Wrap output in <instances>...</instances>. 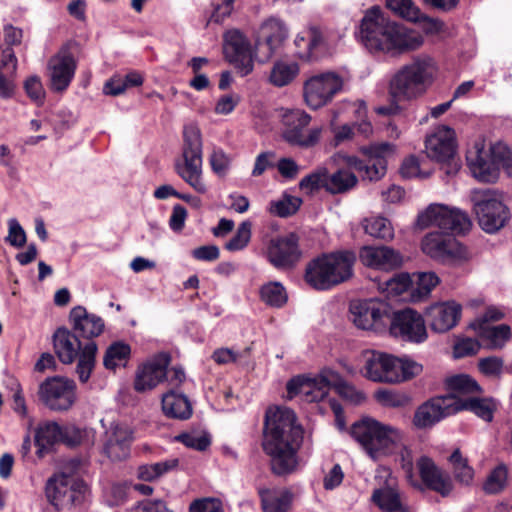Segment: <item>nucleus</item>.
I'll list each match as a JSON object with an SVG mask.
<instances>
[{"label": "nucleus", "mask_w": 512, "mask_h": 512, "mask_svg": "<svg viewBox=\"0 0 512 512\" xmlns=\"http://www.w3.org/2000/svg\"><path fill=\"white\" fill-rule=\"evenodd\" d=\"M417 226L421 229L436 226L453 235H462L471 229L472 222L464 211L444 204H430L417 217Z\"/></svg>", "instance_id": "10"}, {"label": "nucleus", "mask_w": 512, "mask_h": 512, "mask_svg": "<svg viewBox=\"0 0 512 512\" xmlns=\"http://www.w3.org/2000/svg\"><path fill=\"white\" fill-rule=\"evenodd\" d=\"M427 156L438 162H447L456 152L455 132L447 126L437 127L425 142Z\"/></svg>", "instance_id": "28"}, {"label": "nucleus", "mask_w": 512, "mask_h": 512, "mask_svg": "<svg viewBox=\"0 0 512 512\" xmlns=\"http://www.w3.org/2000/svg\"><path fill=\"white\" fill-rule=\"evenodd\" d=\"M343 86V78L335 72L311 76L303 85L305 103L312 109H319L330 103Z\"/></svg>", "instance_id": "13"}, {"label": "nucleus", "mask_w": 512, "mask_h": 512, "mask_svg": "<svg viewBox=\"0 0 512 512\" xmlns=\"http://www.w3.org/2000/svg\"><path fill=\"white\" fill-rule=\"evenodd\" d=\"M454 479L461 485L470 486L474 481L475 471L469 464L468 458L463 456L460 449H455L448 458Z\"/></svg>", "instance_id": "43"}, {"label": "nucleus", "mask_w": 512, "mask_h": 512, "mask_svg": "<svg viewBox=\"0 0 512 512\" xmlns=\"http://www.w3.org/2000/svg\"><path fill=\"white\" fill-rule=\"evenodd\" d=\"M56 355L63 364H71L78 357L76 373L81 383H86L95 367L97 345L88 341L82 345L78 337L67 328H58L53 335Z\"/></svg>", "instance_id": "6"}, {"label": "nucleus", "mask_w": 512, "mask_h": 512, "mask_svg": "<svg viewBox=\"0 0 512 512\" xmlns=\"http://www.w3.org/2000/svg\"><path fill=\"white\" fill-rule=\"evenodd\" d=\"M364 231L374 238L391 240L394 237V228L391 222L382 216H371L362 221Z\"/></svg>", "instance_id": "45"}, {"label": "nucleus", "mask_w": 512, "mask_h": 512, "mask_svg": "<svg viewBox=\"0 0 512 512\" xmlns=\"http://www.w3.org/2000/svg\"><path fill=\"white\" fill-rule=\"evenodd\" d=\"M376 479L383 480V486L376 489L372 494L373 502L386 512H406L402 506L400 494L396 489V479L387 468L377 470Z\"/></svg>", "instance_id": "29"}, {"label": "nucleus", "mask_w": 512, "mask_h": 512, "mask_svg": "<svg viewBox=\"0 0 512 512\" xmlns=\"http://www.w3.org/2000/svg\"><path fill=\"white\" fill-rule=\"evenodd\" d=\"M212 171L219 177H225L231 167L232 157L220 147H214L209 156Z\"/></svg>", "instance_id": "54"}, {"label": "nucleus", "mask_w": 512, "mask_h": 512, "mask_svg": "<svg viewBox=\"0 0 512 512\" xmlns=\"http://www.w3.org/2000/svg\"><path fill=\"white\" fill-rule=\"evenodd\" d=\"M288 36L285 24L276 18L265 21L255 44V57L259 62L269 61L282 47Z\"/></svg>", "instance_id": "19"}, {"label": "nucleus", "mask_w": 512, "mask_h": 512, "mask_svg": "<svg viewBox=\"0 0 512 512\" xmlns=\"http://www.w3.org/2000/svg\"><path fill=\"white\" fill-rule=\"evenodd\" d=\"M461 312V305L455 301L440 302L427 308L426 318L432 331L445 333L457 325Z\"/></svg>", "instance_id": "30"}, {"label": "nucleus", "mask_w": 512, "mask_h": 512, "mask_svg": "<svg viewBox=\"0 0 512 512\" xmlns=\"http://www.w3.org/2000/svg\"><path fill=\"white\" fill-rule=\"evenodd\" d=\"M416 277V287L412 291L414 301L427 297L431 290L439 283L438 276L433 272H421Z\"/></svg>", "instance_id": "53"}, {"label": "nucleus", "mask_w": 512, "mask_h": 512, "mask_svg": "<svg viewBox=\"0 0 512 512\" xmlns=\"http://www.w3.org/2000/svg\"><path fill=\"white\" fill-rule=\"evenodd\" d=\"M45 495L58 511L81 507L89 496L87 484L68 467L53 474L46 482Z\"/></svg>", "instance_id": "7"}, {"label": "nucleus", "mask_w": 512, "mask_h": 512, "mask_svg": "<svg viewBox=\"0 0 512 512\" xmlns=\"http://www.w3.org/2000/svg\"><path fill=\"white\" fill-rule=\"evenodd\" d=\"M69 320L73 329L82 337L92 339L99 336L104 329V322L101 317L90 314L83 306H76L71 309Z\"/></svg>", "instance_id": "33"}, {"label": "nucleus", "mask_w": 512, "mask_h": 512, "mask_svg": "<svg viewBox=\"0 0 512 512\" xmlns=\"http://www.w3.org/2000/svg\"><path fill=\"white\" fill-rule=\"evenodd\" d=\"M326 264L329 266V273L337 286L353 275V266L356 260L355 254L350 251H339L323 254Z\"/></svg>", "instance_id": "34"}, {"label": "nucleus", "mask_w": 512, "mask_h": 512, "mask_svg": "<svg viewBox=\"0 0 512 512\" xmlns=\"http://www.w3.org/2000/svg\"><path fill=\"white\" fill-rule=\"evenodd\" d=\"M259 496L264 512H288L293 501V493L287 488H263Z\"/></svg>", "instance_id": "36"}, {"label": "nucleus", "mask_w": 512, "mask_h": 512, "mask_svg": "<svg viewBox=\"0 0 512 512\" xmlns=\"http://www.w3.org/2000/svg\"><path fill=\"white\" fill-rule=\"evenodd\" d=\"M178 442L183 443L186 447L198 451H204L210 445V439L204 434L197 432L182 433L175 437Z\"/></svg>", "instance_id": "59"}, {"label": "nucleus", "mask_w": 512, "mask_h": 512, "mask_svg": "<svg viewBox=\"0 0 512 512\" xmlns=\"http://www.w3.org/2000/svg\"><path fill=\"white\" fill-rule=\"evenodd\" d=\"M37 454L42 457L53 445L64 442L69 446L80 443L81 434L74 428L62 427L54 421H44L38 424L34 435Z\"/></svg>", "instance_id": "20"}, {"label": "nucleus", "mask_w": 512, "mask_h": 512, "mask_svg": "<svg viewBox=\"0 0 512 512\" xmlns=\"http://www.w3.org/2000/svg\"><path fill=\"white\" fill-rule=\"evenodd\" d=\"M223 51L226 59L234 64L241 76L253 70L250 44L239 30H229L224 35Z\"/></svg>", "instance_id": "22"}, {"label": "nucleus", "mask_w": 512, "mask_h": 512, "mask_svg": "<svg viewBox=\"0 0 512 512\" xmlns=\"http://www.w3.org/2000/svg\"><path fill=\"white\" fill-rule=\"evenodd\" d=\"M446 384L450 390L449 394H454L461 398L473 397L472 394L481 392L478 383L466 374L452 376L447 379Z\"/></svg>", "instance_id": "46"}, {"label": "nucleus", "mask_w": 512, "mask_h": 512, "mask_svg": "<svg viewBox=\"0 0 512 512\" xmlns=\"http://www.w3.org/2000/svg\"><path fill=\"white\" fill-rule=\"evenodd\" d=\"M437 64L430 55L419 54L403 65L390 81V92L399 99H413L422 95L432 84Z\"/></svg>", "instance_id": "4"}, {"label": "nucleus", "mask_w": 512, "mask_h": 512, "mask_svg": "<svg viewBox=\"0 0 512 512\" xmlns=\"http://www.w3.org/2000/svg\"><path fill=\"white\" fill-rule=\"evenodd\" d=\"M470 198L478 224L485 232L496 233L510 221V210L504 203L503 195L498 191L474 189L471 191Z\"/></svg>", "instance_id": "9"}, {"label": "nucleus", "mask_w": 512, "mask_h": 512, "mask_svg": "<svg viewBox=\"0 0 512 512\" xmlns=\"http://www.w3.org/2000/svg\"><path fill=\"white\" fill-rule=\"evenodd\" d=\"M338 373L325 368L315 377L297 376L287 383V392L290 398L301 395L307 402L323 400L337 381Z\"/></svg>", "instance_id": "14"}, {"label": "nucleus", "mask_w": 512, "mask_h": 512, "mask_svg": "<svg viewBox=\"0 0 512 512\" xmlns=\"http://www.w3.org/2000/svg\"><path fill=\"white\" fill-rule=\"evenodd\" d=\"M8 236L6 241L14 247H22L26 243V234L19 222L12 218L8 221Z\"/></svg>", "instance_id": "63"}, {"label": "nucleus", "mask_w": 512, "mask_h": 512, "mask_svg": "<svg viewBox=\"0 0 512 512\" xmlns=\"http://www.w3.org/2000/svg\"><path fill=\"white\" fill-rule=\"evenodd\" d=\"M300 66L297 61L283 58L276 60L269 72L268 83L282 88L290 85L299 75Z\"/></svg>", "instance_id": "37"}, {"label": "nucleus", "mask_w": 512, "mask_h": 512, "mask_svg": "<svg viewBox=\"0 0 512 512\" xmlns=\"http://www.w3.org/2000/svg\"><path fill=\"white\" fill-rule=\"evenodd\" d=\"M480 371L490 377H499L503 371V360L499 357H487L479 361Z\"/></svg>", "instance_id": "62"}, {"label": "nucleus", "mask_w": 512, "mask_h": 512, "mask_svg": "<svg viewBox=\"0 0 512 512\" xmlns=\"http://www.w3.org/2000/svg\"><path fill=\"white\" fill-rule=\"evenodd\" d=\"M455 414L452 394L432 398L421 404L413 416V425L418 429H427L442 419Z\"/></svg>", "instance_id": "23"}, {"label": "nucleus", "mask_w": 512, "mask_h": 512, "mask_svg": "<svg viewBox=\"0 0 512 512\" xmlns=\"http://www.w3.org/2000/svg\"><path fill=\"white\" fill-rule=\"evenodd\" d=\"M169 364L170 356L166 353H159L140 364L135 371L134 390L145 393L155 389L165 380Z\"/></svg>", "instance_id": "21"}, {"label": "nucleus", "mask_w": 512, "mask_h": 512, "mask_svg": "<svg viewBox=\"0 0 512 512\" xmlns=\"http://www.w3.org/2000/svg\"><path fill=\"white\" fill-rule=\"evenodd\" d=\"M480 349V344L477 340L466 338L458 341L454 346L455 358H463L476 354Z\"/></svg>", "instance_id": "64"}, {"label": "nucleus", "mask_w": 512, "mask_h": 512, "mask_svg": "<svg viewBox=\"0 0 512 512\" xmlns=\"http://www.w3.org/2000/svg\"><path fill=\"white\" fill-rule=\"evenodd\" d=\"M17 70V58L12 49L3 51L0 63V97L9 98L14 92V77Z\"/></svg>", "instance_id": "41"}, {"label": "nucleus", "mask_w": 512, "mask_h": 512, "mask_svg": "<svg viewBox=\"0 0 512 512\" xmlns=\"http://www.w3.org/2000/svg\"><path fill=\"white\" fill-rule=\"evenodd\" d=\"M479 337L487 342L490 348L498 349L504 347L511 338V328L506 324L491 326L489 324H472Z\"/></svg>", "instance_id": "42"}, {"label": "nucleus", "mask_w": 512, "mask_h": 512, "mask_svg": "<svg viewBox=\"0 0 512 512\" xmlns=\"http://www.w3.org/2000/svg\"><path fill=\"white\" fill-rule=\"evenodd\" d=\"M327 183L328 169L324 166H321L303 177L299 183V188L308 194H311L320 189H324L327 192Z\"/></svg>", "instance_id": "49"}, {"label": "nucleus", "mask_w": 512, "mask_h": 512, "mask_svg": "<svg viewBox=\"0 0 512 512\" xmlns=\"http://www.w3.org/2000/svg\"><path fill=\"white\" fill-rule=\"evenodd\" d=\"M203 142L201 131L194 124L183 129L182 155L175 162L178 176L199 194H205L208 186L203 179Z\"/></svg>", "instance_id": "5"}, {"label": "nucleus", "mask_w": 512, "mask_h": 512, "mask_svg": "<svg viewBox=\"0 0 512 512\" xmlns=\"http://www.w3.org/2000/svg\"><path fill=\"white\" fill-rule=\"evenodd\" d=\"M352 437L374 460L395 454L405 477L412 485H417L414 475V462L411 449L405 444V435L398 428L383 424L372 418H365L351 427Z\"/></svg>", "instance_id": "2"}, {"label": "nucleus", "mask_w": 512, "mask_h": 512, "mask_svg": "<svg viewBox=\"0 0 512 512\" xmlns=\"http://www.w3.org/2000/svg\"><path fill=\"white\" fill-rule=\"evenodd\" d=\"M358 183L357 176L347 169H338L330 174L328 172L327 192L342 194L353 189Z\"/></svg>", "instance_id": "44"}, {"label": "nucleus", "mask_w": 512, "mask_h": 512, "mask_svg": "<svg viewBox=\"0 0 512 512\" xmlns=\"http://www.w3.org/2000/svg\"><path fill=\"white\" fill-rule=\"evenodd\" d=\"M251 238V223L249 221L242 222L236 234L225 244L228 251H239L244 249Z\"/></svg>", "instance_id": "58"}, {"label": "nucleus", "mask_w": 512, "mask_h": 512, "mask_svg": "<svg viewBox=\"0 0 512 512\" xmlns=\"http://www.w3.org/2000/svg\"><path fill=\"white\" fill-rule=\"evenodd\" d=\"M161 404L163 413L169 418L186 420L192 415V407L188 398L173 390L163 394Z\"/></svg>", "instance_id": "40"}, {"label": "nucleus", "mask_w": 512, "mask_h": 512, "mask_svg": "<svg viewBox=\"0 0 512 512\" xmlns=\"http://www.w3.org/2000/svg\"><path fill=\"white\" fill-rule=\"evenodd\" d=\"M333 388L337 391V393L343 398L358 404L365 400V395L356 390V388L346 381L342 379V377L338 374V379L333 383Z\"/></svg>", "instance_id": "60"}, {"label": "nucleus", "mask_w": 512, "mask_h": 512, "mask_svg": "<svg viewBox=\"0 0 512 512\" xmlns=\"http://www.w3.org/2000/svg\"><path fill=\"white\" fill-rule=\"evenodd\" d=\"M509 150L501 144L491 147V157L487 159L483 141H476L467 152L466 160L473 176L481 182H494L499 175V169L508 166Z\"/></svg>", "instance_id": "11"}, {"label": "nucleus", "mask_w": 512, "mask_h": 512, "mask_svg": "<svg viewBox=\"0 0 512 512\" xmlns=\"http://www.w3.org/2000/svg\"><path fill=\"white\" fill-rule=\"evenodd\" d=\"M260 299L270 307L281 308L286 304L288 295L280 282L272 281L261 286Z\"/></svg>", "instance_id": "47"}, {"label": "nucleus", "mask_w": 512, "mask_h": 512, "mask_svg": "<svg viewBox=\"0 0 512 512\" xmlns=\"http://www.w3.org/2000/svg\"><path fill=\"white\" fill-rule=\"evenodd\" d=\"M417 468L423 483L431 490L448 496L453 490L450 476L439 468L428 456H421L417 460Z\"/></svg>", "instance_id": "31"}, {"label": "nucleus", "mask_w": 512, "mask_h": 512, "mask_svg": "<svg viewBox=\"0 0 512 512\" xmlns=\"http://www.w3.org/2000/svg\"><path fill=\"white\" fill-rule=\"evenodd\" d=\"M362 154L374 162L372 164H363L361 177L369 181H377L386 173V159L394 155L396 147L388 142L373 143L360 148Z\"/></svg>", "instance_id": "25"}, {"label": "nucleus", "mask_w": 512, "mask_h": 512, "mask_svg": "<svg viewBox=\"0 0 512 512\" xmlns=\"http://www.w3.org/2000/svg\"><path fill=\"white\" fill-rule=\"evenodd\" d=\"M133 441L132 429L122 423H112L105 432L104 452L113 461L126 459Z\"/></svg>", "instance_id": "27"}, {"label": "nucleus", "mask_w": 512, "mask_h": 512, "mask_svg": "<svg viewBox=\"0 0 512 512\" xmlns=\"http://www.w3.org/2000/svg\"><path fill=\"white\" fill-rule=\"evenodd\" d=\"M311 117L303 110H291L283 115L285 129L283 131L284 139L292 144L302 147L315 145L322 132L321 128H312L304 131V128L310 123Z\"/></svg>", "instance_id": "17"}, {"label": "nucleus", "mask_w": 512, "mask_h": 512, "mask_svg": "<svg viewBox=\"0 0 512 512\" xmlns=\"http://www.w3.org/2000/svg\"><path fill=\"white\" fill-rule=\"evenodd\" d=\"M76 61L68 52H59L48 61V76L50 80V88L54 92L65 91L76 71Z\"/></svg>", "instance_id": "26"}, {"label": "nucleus", "mask_w": 512, "mask_h": 512, "mask_svg": "<svg viewBox=\"0 0 512 512\" xmlns=\"http://www.w3.org/2000/svg\"><path fill=\"white\" fill-rule=\"evenodd\" d=\"M422 250L431 258L443 262L461 261L469 257L465 246L451 235L439 232L429 233L423 238Z\"/></svg>", "instance_id": "16"}, {"label": "nucleus", "mask_w": 512, "mask_h": 512, "mask_svg": "<svg viewBox=\"0 0 512 512\" xmlns=\"http://www.w3.org/2000/svg\"><path fill=\"white\" fill-rule=\"evenodd\" d=\"M178 465L177 459L142 465L138 469V476L144 481H153L163 474L173 470Z\"/></svg>", "instance_id": "50"}, {"label": "nucleus", "mask_w": 512, "mask_h": 512, "mask_svg": "<svg viewBox=\"0 0 512 512\" xmlns=\"http://www.w3.org/2000/svg\"><path fill=\"white\" fill-rule=\"evenodd\" d=\"M452 396L455 414L460 411L467 410L486 422L492 421L494 412L497 409V404L493 399L480 398L476 396L461 398L454 394H452Z\"/></svg>", "instance_id": "35"}, {"label": "nucleus", "mask_w": 512, "mask_h": 512, "mask_svg": "<svg viewBox=\"0 0 512 512\" xmlns=\"http://www.w3.org/2000/svg\"><path fill=\"white\" fill-rule=\"evenodd\" d=\"M298 55L303 59H310L316 52L324 48L325 40L322 32L315 26L302 30L295 38Z\"/></svg>", "instance_id": "39"}, {"label": "nucleus", "mask_w": 512, "mask_h": 512, "mask_svg": "<svg viewBox=\"0 0 512 512\" xmlns=\"http://www.w3.org/2000/svg\"><path fill=\"white\" fill-rule=\"evenodd\" d=\"M375 399L386 407H403L410 402V398L406 394L388 389L377 390Z\"/></svg>", "instance_id": "57"}, {"label": "nucleus", "mask_w": 512, "mask_h": 512, "mask_svg": "<svg viewBox=\"0 0 512 512\" xmlns=\"http://www.w3.org/2000/svg\"><path fill=\"white\" fill-rule=\"evenodd\" d=\"M305 281L316 290H328L334 287V282L329 273V266L324 256L311 260L305 269Z\"/></svg>", "instance_id": "38"}, {"label": "nucleus", "mask_w": 512, "mask_h": 512, "mask_svg": "<svg viewBox=\"0 0 512 512\" xmlns=\"http://www.w3.org/2000/svg\"><path fill=\"white\" fill-rule=\"evenodd\" d=\"M189 512H224L222 503L217 498H201L194 500Z\"/></svg>", "instance_id": "61"}, {"label": "nucleus", "mask_w": 512, "mask_h": 512, "mask_svg": "<svg viewBox=\"0 0 512 512\" xmlns=\"http://www.w3.org/2000/svg\"><path fill=\"white\" fill-rule=\"evenodd\" d=\"M303 434L304 430L297 423L293 410L287 407L267 410L262 447L270 458L271 470L275 475L286 476L296 471Z\"/></svg>", "instance_id": "1"}, {"label": "nucleus", "mask_w": 512, "mask_h": 512, "mask_svg": "<svg viewBox=\"0 0 512 512\" xmlns=\"http://www.w3.org/2000/svg\"><path fill=\"white\" fill-rule=\"evenodd\" d=\"M269 262L277 269H291L301 258L295 234L271 239L267 248Z\"/></svg>", "instance_id": "24"}, {"label": "nucleus", "mask_w": 512, "mask_h": 512, "mask_svg": "<svg viewBox=\"0 0 512 512\" xmlns=\"http://www.w3.org/2000/svg\"><path fill=\"white\" fill-rule=\"evenodd\" d=\"M390 306L378 299L355 300L350 303V319L361 330L382 332L390 320Z\"/></svg>", "instance_id": "12"}, {"label": "nucleus", "mask_w": 512, "mask_h": 512, "mask_svg": "<svg viewBox=\"0 0 512 512\" xmlns=\"http://www.w3.org/2000/svg\"><path fill=\"white\" fill-rule=\"evenodd\" d=\"M363 371L371 381L395 384L415 377L422 366L410 359L373 351L367 355Z\"/></svg>", "instance_id": "8"}, {"label": "nucleus", "mask_w": 512, "mask_h": 512, "mask_svg": "<svg viewBox=\"0 0 512 512\" xmlns=\"http://www.w3.org/2000/svg\"><path fill=\"white\" fill-rule=\"evenodd\" d=\"M411 279L407 274H399L378 284V289L388 298L402 295L411 285Z\"/></svg>", "instance_id": "51"}, {"label": "nucleus", "mask_w": 512, "mask_h": 512, "mask_svg": "<svg viewBox=\"0 0 512 512\" xmlns=\"http://www.w3.org/2000/svg\"><path fill=\"white\" fill-rule=\"evenodd\" d=\"M39 398L52 411H67L76 402V383L64 377L48 378L39 387Z\"/></svg>", "instance_id": "15"}, {"label": "nucleus", "mask_w": 512, "mask_h": 512, "mask_svg": "<svg viewBox=\"0 0 512 512\" xmlns=\"http://www.w3.org/2000/svg\"><path fill=\"white\" fill-rule=\"evenodd\" d=\"M362 43L371 52L400 54L420 48L423 36L403 25L390 22L379 7L367 11L360 26Z\"/></svg>", "instance_id": "3"}, {"label": "nucleus", "mask_w": 512, "mask_h": 512, "mask_svg": "<svg viewBox=\"0 0 512 512\" xmlns=\"http://www.w3.org/2000/svg\"><path fill=\"white\" fill-rule=\"evenodd\" d=\"M130 352L129 345L122 342L113 343L108 347L104 355L103 364L105 368L114 370L119 366H124Z\"/></svg>", "instance_id": "48"}, {"label": "nucleus", "mask_w": 512, "mask_h": 512, "mask_svg": "<svg viewBox=\"0 0 512 512\" xmlns=\"http://www.w3.org/2000/svg\"><path fill=\"white\" fill-rule=\"evenodd\" d=\"M507 468L505 465L500 464L496 466L484 483V490L489 494H496L503 490L507 482Z\"/></svg>", "instance_id": "56"}, {"label": "nucleus", "mask_w": 512, "mask_h": 512, "mask_svg": "<svg viewBox=\"0 0 512 512\" xmlns=\"http://www.w3.org/2000/svg\"><path fill=\"white\" fill-rule=\"evenodd\" d=\"M390 332L405 341L421 343L427 338L425 321L417 311L407 308L390 315Z\"/></svg>", "instance_id": "18"}, {"label": "nucleus", "mask_w": 512, "mask_h": 512, "mask_svg": "<svg viewBox=\"0 0 512 512\" xmlns=\"http://www.w3.org/2000/svg\"><path fill=\"white\" fill-rule=\"evenodd\" d=\"M387 7L395 14L409 21H419L422 14L412 0H387Z\"/></svg>", "instance_id": "52"}, {"label": "nucleus", "mask_w": 512, "mask_h": 512, "mask_svg": "<svg viewBox=\"0 0 512 512\" xmlns=\"http://www.w3.org/2000/svg\"><path fill=\"white\" fill-rule=\"evenodd\" d=\"M359 259L366 267L384 271L393 270L402 263V257L399 252L387 246L362 247Z\"/></svg>", "instance_id": "32"}, {"label": "nucleus", "mask_w": 512, "mask_h": 512, "mask_svg": "<svg viewBox=\"0 0 512 512\" xmlns=\"http://www.w3.org/2000/svg\"><path fill=\"white\" fill-rule=\"evenodd\" d=\"M302 200L295 196H284L270 203V213L279 217H288L300 208Z\"/></svg>", "instance_id": "55"}]
</instances>
